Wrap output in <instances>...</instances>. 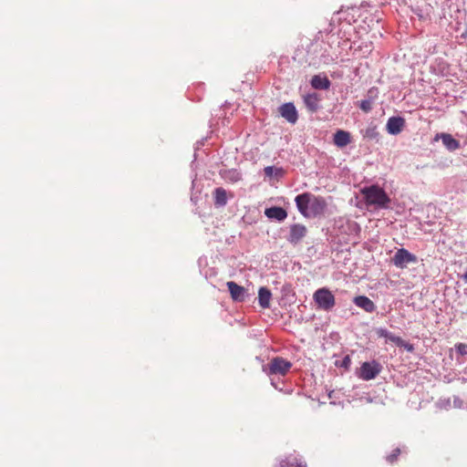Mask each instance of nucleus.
Masks as SVG:
<instances>
[{
  "label": "nucleus",
  "mask_w": 467,
  "mask_h": 467,
  "mask_svg": "<svg viewBox=\"0 0 467 467\" xmlns=\"http://www.w3.org/2000/svg\"><path fill=\"white\" fill-rule=\"evenodd\" d=\"M295 201L300 213L308 218L322 214L327 207L324 198L310 192L297 195Z\"/></svg>",
  "instance_id": "obj_1"
},
{
  "label": "nucleus",
  "mask_w": 467,
  "mask_h": 467,
  "mask_svg": "<svg viewBox=\"0 0 467 467\" xmlns=\"http://www.w3.org/2000/svg\"><path fill=\"white\" fill-rule=\"evenodd\" d=\"M361 194L363 195L365 202L368 206H376L378 208L386 209L390 203V198L379 185L364 187L361 190Z\"/></svg>",
  "instance_id": "obj_2"
},
{
  "label": "nucleus",
  "mask_w": 467,
  "mask_h": 467,
  "mask_svg": "<svg viewBox=\"0 0 467 467\" xmlns=\"http://www.w3.org/2000/svg\"><path fill=\"white\" fill-rule=\"evenodd\" d=\"M313 298L317 306L326 311L332 309L336 304L334 295L326 287L317 289L314 293Z\"/></svg>",
  "instance_id": "obj_3"
},
{
  "label": "nucleus",
  "mask_w": 467,
  "mask_h": 467,
  "mask_svg": "<svg viewBox=\"0 0 467 467\" xmlns=\"http://www.w3.org/2000/svg\"><path fill=\"white\" fill-rule=\"evenodd\" d=\"M292 368V363L281 357L272 358L266 370L268 375L285 376Z\"/></svg>",
  "instance_id": "obj_4"
},
{
  "label": "nucleus",
  "mask_w": 467,
  "mask_h": 467,
  "mask_svg": "<svg viewBox=\"0 0 467 467\" xmlns=\"http://www.w3.org/2000/svg\"><path fill=\"white\" fill-rule=\"evenodd\" d=\"M381 371V366L379 362H364L359 369L358 377L363 380H371L375 379Z\"/></svg>",
  "instance_id": "obj_5"
},
{
  "label": "nucleus",
  "mask_w": 467,
  "mask_h": 467,
  "mask_svg": "<svg viewBox=\"0 0 467 467\" xmlns=\"http://www.w3.org/2000/svg\"><path fill=\"white\" fill-rule=\"evenodd\" d=\"M393 264L399 268H405L408 264L416 263L417 256L405 248L399 249L392 258Z\"/></svg>",
  "instance_id": "obj_6"
},
{
  "label": "nucleus",
  "mask_w": 467,
  "mask_h": 467,
  "mask_svg": "<svg viewBox=\"0 0 467 467\" xmlns=\"http://www.w3.org/2000/svg\"><path fill=\"white\" fill-rule=\"evenodd\" d=\"M280 115L290 123H296L298 119L297 110L292 102H287L280 106Z\"/></svg>",
  "instance_id": "obj_7"
},
{
  "label": "nucleus",
  "mask_w": 467,
  "mask_h": 467,
  "mask_svg": "<svg viewBox=\"0 0 467 467\" xmlns=\"http://www.w3.org/2000/svg\"><path fill=\"white\" fill-rule=\"evenodd\" d=\"M226 285L234 301L243 302L244 300L246 295L244 287L237 285L233 281L227 282Z\"/></svg>",
  "instance_id": "obj_8"
},
{
  "label": "nucleus",
  "mask_w": 467,
  "mask_h": 467,
  "mask_svg": "<svg viewBox=\"0 0 467 467\" xmlns=\"http://www.w3.org/2000/svg\"><path fill=\"white\" fill-rule=\"evenodd\" d=\"M405 126V119L401 117H391L387 122V131L389 134L397 135L401 132Z\"/></svg>",
  "instance_id": "obj_9"
},
{
  "label": "nucleus",
  "mask_w": 467,
  "mask_h": 467,
  "mask_svg": "<svg viewBox=\"0 0 467 467\" xmlns=\"http://www.w3.org/2000/svg\"><path fill=\"white\" fill-rule=\"evenodd\" d=\"M306 234V228L303 224H293L290 227L288 241L292 244H297Z\"/></svg>",
  "instance_id": "obj_10"
},
{
  "label": "nucleus",
  "mask_w": 467,
  "mask_h": 467,
  "mask_svg": "<svg viewBox=\"0 0 467 467\" xmlns=\"http://www.w3.org/2000/svg\"><path fill=\"white\" fill-rule=\"evenodd\" d=\"M334 144L339 148H344L351 142V135L348 131L338 130L334 134Z\"/></svg>",
  "instance_id": "obj_11"
},
{
  "label": "nucleus",
  "mask_w": 467,
  "mask_h": 467,
  "mask_svg": "<svg viewBox=\"0 0 467 467\" xmlns=\"http://www.w3.org/2000/svg\"><path fill=\"white\" fill-rule=\"evenodd\" d=\"M265 214L269 219H275L279 222L284 221L287 217L286 211L284 208L278 206H273L265 209Z\"/></svg>",
  "instance_id": "obj_12"
},
{
  "label": "nucleus",
  "mask_w": 467,
  "mask_h": 467,
  "mask_svg": "<svg viewBox=\"0 0 467 467\" xmlns=\"http://www.w3.org/2000/svg\"><path fill=\"white\" fill-rule=\"evenodd\" d=\"M353 301L357 306L364 309L368 313H372L376 309L374 302L365 296H356Z\"/></svg>",
  "instance_id": "obj_13"
},
{
  "label": "nucleus",
  "mask_w": 467,
  "mask_h": 467,
  "mask_svg": "<svg viewBox=\"0 0 467 467\" xmlns=\"http://www.w3.org/2000/svg\"><path fill=\"white\" fill-rule=\"evenodd\" d=\"M319 100L320 98L317 93L307 94L304 97L305 105L307 108V109L311 112H316L318 109Z\"/></svg>",
  "instance_id": "obj_14"
},
{
  "label": "nucleus",
  "mask_w": 467,
  "mask_h": 467,
  "mask_svg": "<svg viewBox=\"0 0 467 467\" xmlns=\"http://www.w3.org/2000/svg\"><path fill=\"white\" fill-rule=\"evenodd\" d=\"M311 85L316 89H328L331 83L327 77L316 75L311 79Z\"/></svg>",
  "instance_id": "obj_15"
},
{
  "label": "nucleus",
  "mask_w": 467,
  "mask_h": 467,
  "mask_svg": "<svg viewBox=\"0 0 467 467\" xmlns=\"http://www.w3.org/2000/svg\"><path fill=\"white\" fill-rule=\"evenodd\" d=\"M271 297H272V294L268 288L261 287L259 289L258 300H259V305L263 308H268L270 306Z\"/></svg>",
  "instance_id": "obj_16"
},
{
  "label": "nucleus",
  "mask_w": 467,
  "mask_h": 467,
  "mask_svg": "<svg viewBox=\"0 0 467 467\" xmlns=\"http://www.w3.org/2000/svg\"><path fill=\"white\" fill-rule=\"evenodd\" d=\"M441 138L443 145L449 150H455L460 148V142L457 140H455L451 134L442 133L441 135Z\"/></svg>",
  "instance_id": "obj_17"
},
{
  "label": "nucleus",
  "mask_w": 467,
  "mask_h": 467,
  "mask_svg": "<svg viewBox=\"0 0 467 467\" xmlns=\"http://www.w3.org/2000/svg\"><path fill=\"white\" fill-rule=\"evenodd\" d=\"M214 202L216 205L218 206H223L226 204L227 202V194H226V191L223 189V188H216L214 190Z\"/></svg>",
  "instance_id": "obj_18"
},
{
  "label": "nucleus",
  "mask_w": 467,
  "mask_h": 467,
  "mask_svg": "<svg viewBox=\"0 0 467 467\" xmlns=\"http://www.w3.org/2000/svg\"><path fill=\"white\" fill-rule=\"evenodd\" d=\"M378 334L379 337H386L388 340L395 343L399 347H401L403 345V339L400 337L395 336L386 329H379L378 331Z\"/></svg>",
  "instance_id": "obj_19"
},
{
  "label": "nucleus",
  "mask_w": 467,
  "mask_h": 467,
  "mask_svg": "<svg viewBox=\"0 0 467 467\" xmlns=\"http://www.w3.org/2000/svg\"><path fill=\"white\" fill-rule=\"evenodd\" d=\"M280 467H306V464L296 457H288L281 462Z\"/></svg>",
  "instance_id": "obj_20"
},
{
  "label": "nucleus",
  "mask_w": 467,
  "mask_h": 467,
  "mask_svg": "<svg viewBox=\"0 0 467 467\" xmlns=\"http://www.w3.org/2000/svg\"><path fill=\"white\" fill-rule=\"evenodd\" d=\"M359 108L366 113L369 112L372 109V102L368 99L361 100Z\"/></svg>",
  "instance_id": "obj_21"
},
{
  "label": "nucleus",
  "mask_w": 467,
  "mask_h": 467,
  "mask_svg": "<svg viewBox=\"0 0 467 467\" xmlns=\"http://www.w3.org/2000/svg\"><path fill=\"white\" fill-rule=\"evenodd\" d=\"M400 454V450L399 448H396L395 450H393L392 453L388 456L387 459L390 463H392L397 460V458Z\"/></svg>",
  "instance_id": "obj_22"
},
{
  "label": "nucleus",
  "mask_w": 467,
  "mask_h": 467,
  "mask_svg": "<svg viewBox=\"0 0 467 467\" xmlns=\"http://www.w3.org/2000/svg\"><path fill=\"white\" fill-rule=\"evenodd\" d=\"M377 135H378V132H377L375 127L368 128L366 130L365 137L372 139V138H375Z\"/></svg>",
  "instance_id": "obj_23"
},
{
  "label": "nucleus",
  "mask_w": 467,
  "mask_h": 467,
  "mask_svg": "<svg viewBox=\"0 0 467 467\" xmlns=\"http://www.w3.org/2000/svg\"><path fill=\"white\" fill-rule=\"evenodd\" d=\"M456 349L461 355H466L467 354V344L460 343L456 346Z\"/></svg>",
  "instance_id": "obj_24"
},
{
  "label": "nucleus",
  "mask_w": 467,
  "mask_h": 467,
  "mask_svg": "<svg viewBox=\"0 0 467 467\" xmlns=\"http://www.w3.org/2000/svg\"><path fill=\"white\" fill-rule=\"evenodd\" d=\"M265 174L268 177H272L274 174V168L272 166H267L264 169Z\"/></svg>",
  "instance_id": "obj_25"
},
{
  "label": "nucleus",
  "mask_w": 467,
  "mask_h": 467,
  "mask_svg": "<svg viewBox=\"0 0 467 467\" xmlns=\"http://www.w3.org/2000/svg\"><path fill=\"white\" fill-rule=\"evenodd\" d=\"M402 347H405V348H406L407 350H409V351H412V350H413V347H412V345L408 344V343H405L404 341H403V345H402Z\"/></svg>",
  "instance_id": "obj_26"
},
{
  "label": "nucleus",
  "mask_w": 467,
  "mask_h": 467,
  "mask_svg": "<svg viewBox=\"0 0 467 467\" xmlns=\"http://www.w3.org/2000/svg\"><path fill=\"white\" fill-rule=\"evenodd\" d=\"M462 280L467 283V272L462 275Z\"/></svg>",
  "instance_id": "obj_27"
}]
</instances>
